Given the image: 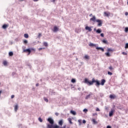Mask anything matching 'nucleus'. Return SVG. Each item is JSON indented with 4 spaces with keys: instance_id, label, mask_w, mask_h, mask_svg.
<instances>
[{
    "instance_id": "1",
    "label": "nucleus",
    "mask_w": 128,
    "mask_h": 128,
    "mask_svg": "<svg viewBox=\"0 0 128 128\" xmlns=\"http://www.w3.org/2000/svg\"><path fill=\"white\" fill-rule=\"evenodd\" d=\"M94 82H96V86H98L100 84V81L98 80H95L94 78L92 79V81H89L88 79V78H85L84 83V84H89V86H92L94 84Z\"/></svg>"
},
{
    "instance_id": "2",
    "label": "nucleus",
    "mask_w": 128,
    "mask_h": 128,
    "mask_svg": "<svg viewBox=\"0 0 128 128\" xmlns=\"http://www.w3.org/2000/svg\"><path fill=\"white\" fill-rule=\"evenodd\" d=\"M48 121L50 124H48L47 125V128H60V126L55 124V125H52L54 124V120L52 118H48Z\"/></svg>"
},
{
    "instance_id": "3",
    "label": "nucleus",
    "mask_w": 128,
    "mask_h": 128,
    "mask_svg": "<svg viewBox=\"0 0 128 128\" xmlns=\"http://www.w3.org/2000/svg\"><path fill=\"white\" fill-rule=\"evenodd\" d=\"M96 22H98V26H102V20L98 19L96 20Z\"/></svg>"
},
{
    "instance_id": "4",
    "label": "nucleus",
    "mask_w": 128,
    "mask_h": 128,
    "mask_svg": "<svg viewBox=\"0 0 128 128\" xmlns=\"http://www.w3.org/2000/svg\"><path fill=\"white\" fill-rule=\"evenodd\" d=\"M23 52H28V56L30 54V48H28V49H24L23 48Z\"/></svg>"
},
{
    "instance_id": "5",
    "label": "nucleus",
    "mask_w": 128,
    "mask_h": 128,
    "mask_svg": "<svg viewBox=\"0 0 128 128\" xmlns=\"http://www.w3.org/2000/svg\"><path fill=\"white\" fill-rule=\"evenodd\" d=\"M92 94H94L92 92H90L89 94L87 95L86 96L85 99L88 100V98H90V96H92Z\"/></svg>"
},
{
    "instance_id": "6",
    "label": "nucleus",
    "mask_w": 128,
    "mask_h": 128,
    "mask_svg": "<svg viewBox=\"0 0 128 128\" xmlns=\"http://www.w3.org/2000/svg\"><path fill=\"white\" fill-rule=\"evenodd\" d=\"M52 30L54 32H58V28L56 26H55L54 27Z\"/></svg>"
},
{
    "instance_id": "7",
    "label": "nucleus",
    "mask_w": 128,
    "mask_h": 128,
    "mask_svg": "<svg viewBox=\"0 0 128 128\" xmlns=\"http://www.w3.org/2000/svg\"><path fill=\"white\" fill-rule=\"evenodd\" d=\"M90 20L91 22H96V16H94L92 18L90 19Z\"/></svg>"
},
{
    "instance_id": "8",
    "label": "nucleus",
    "mask_w": 128,
    "mask_h": 128,
    "mask_svg": "<svg viewBox=\"0 0 128 128\" xmlns=\"http://www.w3.org/2000/svg\"><path fill=\"white\" fill-rule=\"evenodd\" d=\"M85 30H88V32H92V27H90L88 26H86L85 28Z\"/></svg>"
},
{
    "instance_id": "9",
    "label": "nucleus",
    "mask_w": 128,
    "mask_h": 128,
    "mask_svg": "<svg viewBox=\"0 0 128 128\" xmlns=\"http://www.w3.org/2000/svg\"><path fill=\"white\" fill-rule=\"evenodd\" d=\"M114 110H111L110 112H109V116H112L114 114Z\"/></svg>"
},
{
    "instance_id": "10",
    "label": "nucleus",
    "mask_w": 128,
    "mask_h": 128,
    "mask_svg": "<svg viewBox=\"0 0 128 128\" xmlns=\"http://www.w3.org/2000/svg\"><path fill=\"white\" fill-rule=\"evenodd\" d=\"M104 14L105 16H110V12H104Z\"/></svg>"
},
{
    "instance_id": "11",
    "label": "nucleus",
    "mask_w": 128,
    "mask_h": 128,
    "mask_svg": "<svg viewBox=\"0 0 128 128\" xmlns=\"http://www.w3.org/2000/svg\"><path fill=\"white\" fill-rule=\"evenodd\" d=\"M106 83V80L104 79H102L101 80V86H104V84Z\"/></svg>"
},
{
    "instance_id": "12",
    "label": "nucleus",
    "mask_w": 128,
    "mask_h": 128,
    "mask_svg": "<svg viewBox=\"0 0 128 128\" xmlns=\"http://www.w3.org/2000/svg\"><path fill=\"white\" fill-rule=\"evenodd\" d=\"M90 46H94V48L96 47V44H94L93 43H90L89 44Z\"/></svg>"
},
{
    "instance_id": "13",
    "label": "nucleus",
    "mask_w": 128,
    "mask_h": 128,
    "mask_svg": "<svg viewBox=\"0 0 128 128\" xmlns=\"http://www.w3.org/2000/svg\"><path fill=\"white\" fill-rule=\"evenodd\" d=\"M18 110V105L16 104V105L14 106V110H15V112H17Z\"/></svg>"
},
{
    "instance_id": "14",
    "label": "nucleus",
    "mask_w": 128,
    "mask_h": 128,
    "mask_svg": "<svg viewBox=\"0 0 128 128\" xmlns=\"http://www.w3.org/2000/svg\"><path fill=\"white\" fill-rule=\"evenodd\" d=\"M8 25L6 24H4L2 26V28H4V30H6V28H8Z\"/></svg>"
},
{
    "instance_id": "15",
    "label": "nucleus",
    "mask_w": 128,
    "mask_h": 128,
    "mask_svg": "<svg viewBox=\"0 0 128 128\" xmlns=\"http://www.w3.org/2000/svg\"><path fill=\"white\" fill-rule=\"evenodd\" d=\"M84 58V60H90V56L88 55H85Z\"/></svg>"
},
{
    "instance_id": "16",
    "label": "nucleus",
    "mask_w": 128,
    "mask_h": 128,
    "mask_svg": "<svg viewBox=\"0 0 128 128\" xmlns=\"http://www.w3.org/2000/svg\"><path fill=\"white\" fill-rule=\"evenodd\" d=\"M92 122L94 124H98V122H96V119H92Z\"/></svg>"
},
{
    "instance_id": "17",
    "label": "nucleus",
    "mask_w": 128,
    "mask_h": 128,
    "mask_svg": "<svg viewBox=\"0 0 128 128\" xmlns=\"http://www.w3.org/2000/svg\"><path fill=\"white\" fill-rule=\"evenodd\" d=\"M70 113L72 114H74V116H76V111L71 110Z\"/></svg>"
},
{
    "instance_id": "18",
    "label": "nucleus",
    "mask_w": 128,
    "mask_h": 128,
    "mask_svg": "<svg viewBox=\"0 0 128 128\" xmlns=\"http://www.w3.org/2000/svg\"><path fill=\"white\" fill-rule=\"evenodd\" d=\"M68 121L70 124H72V118H68Z\"/></svg>"
},
{
    "instance_id": "19",
    "label": "nucleus",
    "mask_w": 128,
    "mask_h": 128,
    "mask_svg": "<svg viewBox=\"0 0 128 128\" xmlns=\"http://www.w3.org/2000/svg\"><path fill=\"white\" fill-rule=\"evenodd\" d=\"M96 32H97V34H100V32H102V29L97 30Z\"/></svg>"
},
{
    "instance_id": "20",
    "label": "nucleus",
    "mask_w": 128,
    "mask_h": 128,
    "mask_svg": "<svg viewBox=\"0 0 128 128\" xmlns=\"http://www.w3.org/2000/svg\"><path fill=\"white\" fill-rule=\"evenodd\" d=\"M64 124V122H62V120H60L59 122H58V124H60V126H62V124Z\"/></svg>"
},
{
    "instance_id": "21",
    "label": "nucleus",
    "mask_w": 128,
    "mask_h": 128,
    "mask_svg": "<svg viewBox=\"0 0 128 128\" xmlns=\"http://www.w3.org/2000/svg\"><path fill=\"white\" fill-rule=\"evenodd\" d=\"M108 68L110 72H112L114 70V68L112 66H109Z\"/></svg>"
},
{
    "instance_id": "22",
    "label": "nucleus",
    "mask_w": 128,
    "mask_h": 128,
    "mask_svg": "<svg viewBox=\"0 0 128 128\" xmlns=\"http://www.w3.org/2000/svg\"><path fill=\"white\" fill-rule=\"evenodd\" d=\"M105 54H106V56H110V52H108L105 53Z\"/></svg>"
},
{
    "instance_id": "23",
    "label": "nucleus",
    "mask_w": 128,
    "mask_h": 128,
    "mask_svg": "<svg viewBox=\"0 0 128 128\" xmlns=\"http://www.w3.org/2000/svg\"><path fill=\"white\" fill-rule=\"evenodd\" d=\"M110 98H116V96L112 95V94H110Z\"/></svg>"
},
{
    "instance_id": "24",
    "label": "nucleus",
    "mask_w": 128,
    "mask_h": 128,
    "mask_svg": "<svg viewBox=\"0 0 128 128\" xmlns=\"http://www.w3.org/2000/svg\"><path fill=\"white\" fill-rule=\"evenodd\" d=\"M24 37L25 38H28V34H24Z\"/></svg>"
},
{
    "instance_id": "25",
    "label": "nucleus",
    "mask_w": 128,
    "mask_h": 128,
    "mask_svg": "<svg viewBox=\"0 0 128 128\" xmlns=\"http://www.w3.org/2000/svg\"><path fill=\"white\" fill-rule=\"evenodd\" d=\"M102 43H103V44H108V40H102Z\"/></svg>"
},
{
    "instance_id": "26",
    "label": "nucleus",
    "mask_w": 128,
    "mask_h": 128,
    "mask_svg": "<svg viewBox=\"0 0 128 128\" xmlns=\"http://www.w3.org/2000/svg\"><path fill=\"white\" fill-rule=\"evenodd\" d=\"M9 56H14V52H9Z\"/></svg>"
},
{
    "instance_id": "27",
    "label": "nucleus",
    "mask_w": 128,
    "mask_h": 128,
    "mask_svg": "<svg viewBox=\"0 0 128 128\" xmlns=\"http://www.w3.org/2000/svg\"><path fill=\"white\" fill-rule=\"evenodd\" d=\"M3 64H4V66H7V64H8V62H7L6 61H4V62H3Z\"/></svg>"
},
{
    "instance_id": "28",
    "label": "nucleus",
    "mask_w": 128,
    "mask_h": 128,
    "mask_svg": "<svg viewBox=\"0 0 128 128\" xmlns=\"http://www.w3.org/2000/svg\"><path fill=\"white\" fill-rule=\"evenodd\" d=\"M78 122L79 124V126H82V120H78Z\"/></svg>"
},
{
    "instance_id": "29",
    "label": "nucleus",
    "mask_w": 128,
    "mask_h": 128,
    "mask_svg": "<svg viewBox=\"0 0 128 128\" xmlns=\"http://www.w3.org/2000/svg\"><path fill=\"white\" fill-rule=\"evenodd\" d=\"M108 52H114V50L112 49V48H108Z\"/></svg>"
},
{
    "instance_id": "30",
    "label": "nucleus",
    "mask_w": 128,
    "mask_h": 128,
    "mask_svg": "<svg viewBox=\"0 0 128 128\" xmlns=\"http://www.w3.org/2000/svg\"><path fill=\"white\" fill-rule=\"evenodd\" d=\"M30 52H36V49L34 48H30Z\"/></svg>"
},
{
    "instance_id": "31",
    "label": "nucleus",
    "mask_w": 128,
    "mask_h": 128,
    "mask_svg": "<svg viewBox=\"0 0 128 128\" xmlns=\"http://www.w3.org/2000/svg\"><path fill=\"white\" fill-rule=\"evenodd\" d=\"M44 46H48V42H44Z\"/></svg>"
},
{
    "instance_id": "32",
    "label": "nucleus",
    "mask_w": 128,
    "mask_h": 128,
    "mask_svg": "<svg viewBox=\"0 0 128 128\" xmlns=\"http://www.w3.org/2000/svg\"><path fill=\"white\" fill-rule=\"evenodd\" d=\"M71 82H73V84H74V82H76V79L72 78Z\"/></svg>"
},
{
    "instance_id": "33",
    "label": "nucleus",
    "mask_w": 128,
    "mask_h": 128,
    "mask_svg": "<svg viewBox=\"0 0 128 128\" xmlns=\"http://www.w3.org/2000/svg\"><path fill=\"white\" fill-rule=\"evenodd\" d=\"M108 74L109 76H112V73L110 72H108Z\"/></svg>"
},
{
    "instance_id": "34",
    "label": "nucleus",
    "mask_w": 128,
    "mask_h": 128,
    "mask_svg": "<svg viewBox=\"0 0 128 128\" xmlns=\"http://www.w3.org/2000/svg\"><path fill=\"white\" fill-rule=\"evenodd\" d=\"M38 120L40 122H42V118H39Z\"/></svg>"
},
{
    "instance_id": "35",
    "label": "nucleus",
    "mask_w": 128,
    "mask_h": 128,
    "mask_svg": "<svg viewBox=\"0 0 128 128\" xmlns=\"http://www.w3.org/2000/svg\"><path fill=\"white\" fill-rule=\"evenodd\" d=\"M125 32H128V27H126L125 28Z\"/></svg>"
},
{
    "instance_id": "36",
    "label": "nucleus",
    "mask_w": 128,
    "mask_h": 128,
    "mask_svg": "<svg viewBox=\"0 0 128 128\" xmlns=\"http://www.w3.org/2000/svg\"><path fill=\"white\" fill-rule=\"evenodd\" d=\"M125 48H128V43H126L125 45Z\"/></svg>"
},
{
    "instance_id": "37",
    "label": "nucleus",
    "mask_w": 128,
    "mask_h": 128,
    "mask_svg": "<svg viewBox=\"0 0 128 128\" xmlns=\"http://www.w3.org/2000/svg\"><path fill=\"white\" fill-rule=\"evenodd\" d=\"M24 44H28V41H27V40H24Z\"/></svg>"
},
{
    "instance_id": "38",
    "label": "nucleus",
    "mask_w": 128,
    "mask_h": 128,
    "mask_svg": "<svg viewBox=\"0 0 128 128\" xmlns=\"http://www.w3.org/2000/svg\"><path fill=\"white\" fill-rule=\"evenodd\" d=\"M100 36H102V38H104V34L103 33H102L100 34Z\"/></svg>"
},
{
    "instance_id": "39",
    "label": "nucleus",
    "mask_w": 128,
    "mask_h": 128,
    "mask_svg": "<svg viewBox=\"0 0 128 128\" xmlns=\"http://www.w3.org/2000/svg\"><path fill=\"white\" fill-rule=\"evenodd\" d=\"M83 112H88V109L84 108V109L83 110Z\"/></svg>"
},
{
    "instance_id": "40",
    "label": "nucleus",
    "mask_w": 128,
    "mask_h": 128,
    "mask_svg": "<svg viewBox=\"0 0 128 128\" xmlns=\"http://www.w3.org/2000/svg\"><path fill=\"white\" fill-rule=\"evenodd\" d=\"M44 100L45 102H48V100L46 98H44Z\"/></svg>"
},
{
    "instance_id": "41",
    "label": "nucleus",
    "mask_w": 128,
    "mask_h": 128,
    "mask_svg": "<svg viewBox=\"0 0 128 128\" xmlns=\"http://www.w3.org/2000/svg\"><path fill=\"white\" fill-rule=\"evenodd\" d=\"M41 36H42V34L39 33V34H38V38H40Z\"/></svg>"
},
{
    "instance_id": "42",
    "label": "nucleus",
    "mask_w": 128,
    "mask_h": 128,
    "mask_svg": "<svg viewBox=\"0 0 128 128\" xmlns=\"http://www.w3.org/2000/svg\"><path fill=\"white\" fill-rule=\"evenodd\" d=\"M96 112H100V108H96Z\"/></svg>"
},
{
    "instance_id": "43",
    "label": "nucleus",
    "mask_w": 128,
    "mask_h": 128,
    "mask_svg": "<svg viewBox=\"0 0 128 128\" xmlns=\"http://www.w3.org/2000/svg\"><path fill=\"white\" fill-rule=\"evenodd\" d=\"M92 116H98V114L94 113V114H92Z\"/></svg>"
},
{
    "instance_id": "44",
    "label": "nucleus",
    "mask_w": 128,
    "mask_h": 128,
    "mask_svg": "<svg viewBox=\"0 0 128 128\" xmlns=\"http://www.w3.org/2000/svg\"><path fill=\"white\" fill-rule=\"evenodd\" d=\"M101 48L102 47H96V50H100Z\"/></svg>"
},
{
    "instance_id": "45",
    "label": "nucleus",
    "mask_w": 128,
    "mask_h": 128,
    "mask_svg": "<svg viewBox=\"0 0 128 128\" xmlns=\"http://www.w3.org/2000/svg\"><path fill=\"white\" fill-rule=\"evenodd\" d=\"M122 54H124V56H126V53L124 52H122Z\"/></svg>"
},
{
    "instance_id": "46",
    "label": "nucleus",
    "mask_w": 128,
    "mask_h": 128,
    "mask_svg": "<svg viewBox=\"0 0 128 128\" xmlns=\"http://www.w3.org/2000/svg\"><path fill=\"white\" fill-rule=\"evenodd\" d=\"M100 50H101L102 52H104V49L102 48H101Z\"/></svg>"
},
{
    "instance_id": "47",
    "label": "nucleus",
    "mask_w": 128,
    "mask_h": 128,
    "mask_svg": "<svg viewBox=\"0 0 128 128\" xmlns=\"http://www.w3.org/2000/svg\"><path fill=\"white\" fill-rule=\"evenodd\" d=\"M86 120H82V124H86Z\"/></svg>"
},
{
    "instance_id": "48",
    "label": "nucleus",
    "mask_w": 128,
    "mask_h": 128,
    "mask_svg": "<svg viewBox=\"0 0 128 128\" xmlns=\"http://www.w3.org/2000/svg\"><path fill=\"white\" fill-rule=\"evenodd\" d=\"M14 98V95H12L11 98Z\"/></svg>"
},
{
    "instance_id": "49",
    "label": "nucleus",
    "mask_w": 128,
    "mask_h": 128,
    "mask_svg": "<svg viewBox=\"0 0 128 128\" xmlns=\"http://www.w3.org/2000/svg\"><path fill=\"white\" fill-rule=\"evenodd\" d=\"M107 128H112V126H108Z\"/></svg>"
},
{
    "instance_id": "50",
    "label": "nucleus",
    "mask_w": 128,
    "mask_h": 128,
    "mask_svg": "<svg viewBox=\"0 0 128 128\" xmlns=\"http://www.w3.org/2000/svg\"><path fill=\"white\" fill-rule=\"evenodd\" d=\"M125 16H128V12H125Z\"/></svg>"
},
{
    "instance_id": "51",
    "label": "nucleus",
    "mask_w": 128,
    "mask_h": 128,
    "mask_svg": "<svg viewBox=\"0 0 128 128\" xmlns=\"http://www.w3.org/2000/svg\"><path fill=\"white\" fill-rule=\"evenodd\" d=\"M50 1L52 2H56V0H50Z\"/></svg>"
},
{
    "instance_id": "52",
    "label": "nucleus",
    "mask_w": 128,
    "mask_h": 128,
    "mask_svg": "<svg viewBox=\"0 0 128 128\" xmlns=\"http://www.w3.org/2000/svg\"><path fill=\"white\" fill-rule=\"evenodd\" d=\"M55 114H56V116H58V112H56V113H55Z\"/></svg>"
},
{
    "instance_id": "53",
    "label": "nucleus",
    "mask_w": 128,
    "mask_h": 128,
    "mask_svg": "<svg viewBox=\"0 0 128 128\" xmlns=\"http://www.w3.org/2000/svg\"><path fill=\"white\" fill-rule=\"evenodd\" d=\"M90 16H92V14H90Z\"/></svg>"
},
{
    "instance_id": "54",
    "label": "nucleus",
    "mask_w": 128,
    "mask_h": 128,
    "mask_svg": "<svg viewBox=\"0 0 128 128\" xmlns=\"http://www.w3.org/2000/svg\"><path fill=\"white\" fill-rule=\"evenodd\" d=\"M36 86H38V84H36Z\"/></svg>"
},
{
    "instance_id": "55",
    "label": "nucleus",
    "mask_w": 128,
    "mask_h": 128,
    "mask_svg": "<svg viewBox=\"0 0 128 128\" xmlns=\"http://www.w3.org/2000/svg\"><path fill=\"white\" fill-rule=\"evenodd\" d=\"M42 50V48H39V50Z\"/></svg>"
},
{
    "instance_id": "56",
    "label": "nucleus",
    "mask_w": 128,
    "mask_h": 128,
    "mask_svg": "<svg viewBox=\"0 0 128 128\" xmlns=\"http://www.w3.org/2000/svg\"><path fill=\"white\" fill-rule=\"evenodd\" d=\"M78 90H80V88H78Z\"/></svg>"
},
{
    "instance_id": "57",
    "label": "nucleus",
    "mask_w": 128,
    "mask_h": 128,
    "mask_svg": "<svg viewBox=\"0 0 128 128\" xmlns=\"http://www.w3.org/2000/svg\"><path fill=\"white\" fill-rule=\"evenodd\" d=\"M22 2H24V0H21Z\"/></svg>"
},
{
    "instance_id": "58",
    "label": "nucleus",
    "mask_w": 128,
    "mask_h": 128,
    "mask_svg": "<svg viewBox=\"0 0 128 128\" xmlns=\"http://www.w3.org/2000/svg\"><path fill=\"white\" fill-rule=\"evenodd\" d=\"M94 30H96V28H94Z\"/></svg>"
}]
</instances>
